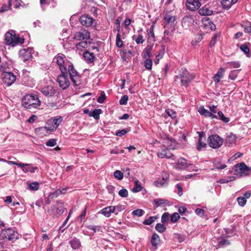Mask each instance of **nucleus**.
Listing matches in <instances>:
<instances>
[{"label":"nucleus","instance_id":"f257e3e1","mask_svg":"<svg viewBox=\"0 0 251 251\" xmlns=\"http://www.w3.org/2000/svg\"><path fill=\"white\" fill-rule=\"evenodd\" d=\"M53 62L57 64L61 72H68L70 79L75 85L78 86L80 84V75L74 69L72 63L68 61L64 55L56 56Z\"/></svg>","mask_w":251,"mask_h":251},{"label":"nucleus","instance_id":"f03ea898","mask_svg":"<svg viewBox=\"0 0 251 251\" xmlns=\"http://www.w3.org/2000/svg\"><path fill=\"white\" fill-rule=\"evenodd\" d=\"M22 105L25 108L32 109L40 105V101L36 95H26L22 99Z\"/></svg>","mask_w":251,"mask_h":251},{"label":"nucleus","instance_id":"7ed1b4c3","mask_svg":"<svg viewBox=\"0 0 251 251\" xmlns=\"http://www.w3.org/2000/svg\"><path fill=\"white\" fill-rule=\"evenodd\" d=\"M5 43L7 45L12 47L18 45H22L24 43V39L17 36L15 31L10 30L5 35Z\"/></svg>","mask_w":251,"mask_h":251},{"label":"nucleus","instance_id":"20e7f679","mask_svg":"<svg viewBox=\"0 0 251 251\" xmlns=\"http://www.w3.org/2000/svg\"><path fill=\"white\" fill-rule=\"evenodd\" d=\"M176 146V141L170 139H167L166 140V141L165 142V145H164V147H166V149H162V151L158 152L157 153V156L158 157L163 158H170L173 156V154L171 153L169 151L168 148L169 149H175V147Z\"/></svg>","mask_w":251,"mask_h":251},{"label":"nucleus","instance_id":"39448f33","mask_svg":"<svg viewBox=\"0 0 251 251\" xmlns=\"http://www.w3.org/2000/svg\"><path fill=\"white\" fill-rule=\"evenodd\" d=\"M169 179V174L166 171H162L160 177H159L153 182V185L156 187H165L168 185Z\"/></svg>","mask_w":251,"mask_h":251},{"label":"nucleus","instance_id":"423d86ee","mask_svg":"<svg viewBox=\"0 0 251 251\" xmlns=\"http://www.w3.org/2000/svg\"><path fill=\"white\" fill-rule=\"evenodd\" d=\"M223 142V139L217 134L212 135L208 138V144L213 149L220 148L222 145Z\"/></svg>","mask_w":251,"mask_h":251},{"label":"nucleus","instance_id":"0eeeda50","mask_svg":"<svg viewBox=\"0 0 251 251\" xmlns=\"http://www.w3.org/2000/svg\"><path fill=\"white\" fill-rule=\"evenodd\" d=\"M62 121L63 117L59 116L50 119L47 122L48 129L50 131H55Z\"/></svg>","mask_w":251,"mask_h":251},{"label":"nucleus","instance_id":"6e6552de","mask_svg":"<svg viewBox=\"0 0 251 251\" xmlns=\"http://www.w3.org/2000/svg\"><path fill=\"white\" fill-rule=\"evenodd\" d=\"M64 209L63 203L57 202L48 212L50 216L58 217L63 214Z\"/></svg>","mask_w":251,"mask_h":251},{"label":"nucleus","instance_id":"1a4fd4ad","mask_svg":"<svg viewBox=\"0 0 251 251\" xmlns=\"http://www.w3.org/2000/svg\"><path fill=\"white\" fill-rule=\"evenodd\" d=\"M68 71L66 73L61 72V74L58 76L57 81L59 86L63 89H67L70 84L69 79L68 78Z\"/></svg>","mask_w":251,"mask_h":251},{"label":"nucleus","instance_id":"9d476101","mask_svg":"<svg viewBox=\"0 0 251 251\" xmlns=\"http://www.w3.org/2000/svg\"><path fill=\"white\" fill-rule=\"evenodd\" d=\"M234 169L236 174L241 176H246L250 174L251 169L244 163L236 164L234 166Z\"/></svg>","mask_w":251,"mask_h":251},{"label":"nucleus","instance_id":"9b49d317","mask_svg":"<svg viewBox=\"0 0 251 251\" xmlns=\"http://www.w3.org/2000/svg\"><path fill=\"white\" fill-rule=\"evenodd\" d=\"M3 82L7 86H10L16 80V76L11 72H4L1 74Z\"/></svg>","mask_w":251,"mask_h":251},{"label":"nucleus","instance_id":"f8f14e48","mask_svg":"<svg viewBox=\"0 0 251 251\" xmlns=\"http://www.w3.org/2000/svg\"><path fill=\"white\" fill-rule=\"evenodd\" d=\"M180 77L181 78V83L185 87L188 86L189 84L194 78V75L190 74L186 70H182V73L180 74Z\"/></svg>","mask_w":251,"mask_h":251},{"label":"nucleus","instance_id":"ddd939ff","mask_svg":"<svg viewBox=\"0 0 251 251\" xmlns=\"http://www.w3.org/2000/svg\"><path fill=\"white\" fill-rule=\"evenodd\" d=\"M1 234L4 239L8 240H16L18 238V233L12 228L3 230Z\"/></svg>","mask_w":251,"mask_h":251},{"label":"nucleus","instance_id":"4468645a","mask_svg":"<svg viewBox=\"0 0 251 251\" xmlns=\"http://www.w3.org/2000/svg\"><path fill=\"white\" fill-rule=\"evenodd\" d=\"M34 50L32 48L22 49L19 50L20 57L24 61L29 60L32 56Z\"/></svg>","mask_w":251,"mask_h":251},{"label":"nucleus","instance_id":"2eb2a0df","mask_svg":"<svg viewBox=\"0 0 251 251\" xmlns=\"http://www.w3.org/2000/svg\"><path fill=\"white\" fill-rule=\"evenodd\" d=\"M201 4L200 0H187L185 3L187 8L191 11L198 9Z\"/></svg>","mask_w":251,"mask_h":251},{"label":"nucleus","instance_id":"dca6fc26","mask_svg":"<svg viewBox=\"0 0 251 251\" xmlns=\"http://www.w3.org/2000/svg\"><path fill=\"white\" fill-rule=\"evenodd\" d=\"M199 135V139L197 144V149L198 151H201L202 149L205 148L206 144L205 143L206 137L202 132H198Z\"/></svg>","mask_w":251,"mask_h":251},{"label":"nucleus","instance_id":"f3484780","mask_svg":"<svg viewBox=\"0 0 251 251\" xmlns=\"http://www.w3.org/2000/svg\"><path fill=\"white\" fill-rule=\"evenodd\" d=\"M90 38L89 32L85 29H82L77 32L74 35V38L77 40H84Z\"/></svg>","mask_w":251,"mask_h":251},{"label":"nucleus","instance_id":"a211bd4d","mask_svg":"<svg viewBox=\"0 0 251 251\" xmlns=\"http://www.w3.org/2000/svg\"><path fill=\"white\" fill-rule=\"evenodd\" d=\"M81 24L86 27H89L92 25L94 20L87 14L82 15L80 18Z\"/></svg>","mask_w":251,"mask_h":251},{"label":"nucleus","instance_id":"6ab92c4d","mask_svg":"<svg viewBox=\"0 0 251 251\" xmlns=\"http://www.w3.org/2000/svg\"><path fill=\"white\" fill-rule=\"evenodd\" d=\"M23 80L27 85L31 86L33 84L34 80L31 77V74L26 70L23 71Z\"/></svg>","mask_w":251,"mask_h":251},{"label":"nucleus","instance_id":"aec40b11","mask_svg":"<svg viewBox=\"0 0 251 251\" xmlns=\"http://www.w3.org/2000/svg\"><path fill=\"white\" fill-rule=\"evenodd\" d=\"M41 92L46 96L51 97L55 94V90L53 86L48 85L42 87Z\"/></svg>","mask_w":251,"mask_h":251},{"label":"nucleus","instance_id":"412c9836","mask_svg":"<svg viewBox=\"0 0 251 251\" xmlns=\"http://www.w3.org/2000/svg\"><path fill=\"white\" fill-rule=\"evenodd\" d=\"M194 22V19L191 16H185L182 20L183 27L187 28L191 26Z\"/></svg>","mask_w":251,"mask_h":251},{"label":"nucleus","instance_id":"4be33fe9","mask_svg":"<svg viewBox=\"0 0 251 251\" xmlns=\"http://www.w3.org/2000/svg\"><path fill=\"white\" fill-rule=\"evenodd\" d=\"M189 164L187 163V160L184 158H180L177 162L176 168L178 169H184L187 168Z\"/></svg>","mask_w":251,"mask_h":251},{"label":"nucleus","instance_id":"5701e85b","mask_svg":"<svg viewBox=\"0 0 251 251\" xmlns=\"http://www.w3.org/2000/svg\"><path fill=\"white\" fill-rule=\"evenodd\" d=\"M23 164L25 165V166L20 168H22V171L24 173L30 172L33 173H35V171L38 170V168L37 167L33 166L30 164L23 163Z\"/></svg>","mask_w":251,"mask_h":251},{"label":"nucleus","instance_id":"b1692460","mask_svg":"<svg viewBox=\"0 0 251 251\" xmlns=\"http://www.w3.org/2000/svg\"><path fill=\"white\" fill-rule=\"evenodd\" d=\"M199 112L201 115H204L207 117H210L211 119H218L217 115L213 114L211 111L204 109V108H201L199 110Z\"/></svg>","mask_w":251,"mask_h":251},{"label":"nucleus","instance_id":"393cba45","mask_svg":"<svg viewBox=\"0 0 251 251\" xmlns=\"http://www.w3.org/2000/svg\"><path fill=\"white\" fill-rule=\"evenodd\" d=\"M83 57L84 58L85 60L88 63L93 62L95 59V57L94 55V52H90L88 51H86L83 53Z\"/></svg>","mask_w":251,"mask_h":251},{"label":"nucleus","instance_id":"a878e982","mask_svg":"<svg viewBox=\"0 0 251 251\" xmlns=\"http://www.w3.org/2000/svg\"><path fill=\"white\" fill-rule=\"evenodd\" d=\"M115 210V207L114 206H110L103 208L101 210V213H102L105 217H110L111 213H113Z\"/></svg>","mask_w":251,"mask_h":251},{"label":"nucleus","instance_id":"bb28decb","mask_svg":"<svg viewBox=\"0 0 251 251\" xmlns=\"http://www.w3.org/2000/svg\"><path fill=\"white\" fill-rule=\"evenodd\" d=\"M69 244L74 250L79 249L81 246L80 240L76 237H74L69 241Z\"/></svg>","mask_w":251,"mask_h":251},{"label":"nucleus","instance_id":"cd10ccee","mask_svg":"<svg viewBox=\"0 0 251 251\" xmlns=\"http://www.w3.org/2000/svg\"><path fill=\"white\" fill-rule=\"evenodd\" d=\"M236 136L231 133H230L226 137V142L227 145L228 146H233L236 143Z\"/></svg>","mask_w":251,"mask_h":251},{"label":"nucleus","instance_id":"c85d7f7f","mask_svg":"<svg viewBox=\"0 0 251 251\" xmlns=\"http://www.w3.org/2000/svg\"><path fill=\"white\" fill-rule=\"evenodd\" d=\"M49 131H50L48 129V126H42L35 129L36 133L41 136L47 135Z\"/></svg>","mask_w":251,"mask_h":251},{"label":"nucleus","instance_id":"c756f323","mask_svg":"<svg viewBox=\"0 0 251 251\" xmlns=\"http://www.w3.org/2000/svg\"><path fill=\"white\" fill-rule=\"evenodd\" d=\"M164 20L167 24L172 25L175 24L176 18L175 16H173L167 14L164 17Z\"/></svg>","mask_w":251,"mask_h":251},{"label":"nucleus","instance_id":"7c9ffc66","mask_svg":"<svg viewBox=\"0 0 251 251\" xmlns=\"http://www.w3.org/2000/svg\"><path fill=\"white\" fill-rule=\"evenodd\" d=\"M199 13L201 15L207 16L210 15L212 14L213 11L208 7L203 6L199 10Z\"/></svg>","mask_w":251,"mask_h":251},{"label":"nucleus","instance_id":"2f4dec72","mask_svg":"<svg viewBox=\"0 0 251 251\" xmlns=\"http://www.w3.org/2000/svg\"><path fill=\"white\" fill-rule=\"evenodd\" d=\"M224 72L225 70L223 68H220L214 76V81L217 82H219L220 80V79L223 77Z\"/></svg>","mask_w":251,"mask_h":251},{"label":"nucleus","instance_id":"473e14b6","mask_svg":"<svg viewBox=\"0 0 251 251\" xmlns=\"http://www.w3.org/2000/svg\"><path fill=\"white\" fill-rule=\"evenodd\" d=\"M238 0H223L222 4L225 8H230L232 4L236 3Z\"/></svg>","mask_w":251,"mask_h":251},{"label":"nucleus","instance_id":"72a5a7b5","mask_svg":"<svg viewBox=\"0 0 251 251\" xmlns=\"http://www.w3.org/2000/svg\"><path fill=\"white\" fill-rule=\"evenodd\" d=\"M142 189V184L138 180H136L134 182V186L132 189L133 193H137L140 192Z\"/></svg>","mask_w":251,"mask_h":251},{"label":"nucleus","instance_id":"f704fd0d","mask_svg":"<svg viewBox=\"0 0 251 251\" xmlns=\"http://www.w3.org/2000/svg\"><path fill=\"white\" fill-rule=\"evenodd\" d=\"M226 69L238 68L240 66V64L238 62H229L226 64Z\"/></svg>","mask_w":251,"mask_h":251},{"label":"nucleus","instance_id":"c9c22d12","mask_svg":"<svg viewBox=\"0 0 251 251\" xmlns=\"http://www.w3.org/2000/svg\"><path fill=\"white\" fill-rule=\"evenodd\" d=\"M219 247H224L230 244V242L226 238H222L218 240Z\"/></svg>","mask_w":251,"mask_h":251},{"label":"nucleus","instance_id":"e433bc0d","mask_svg":"<svg viewBox=\"0 0 251 251\" xmlns=\"http://www.w3.org/2000/svg\"><path fill=\"white\" fill-rule=\"evenodd\" d=\"M160 239L159 236L157 234H153L151 237V243L153 246L156 247L159 242Z\"/></svg>","mask_w":251,"mask_h":251},{"label":"nucleus","instance_id":"4c0bfd02","mask_svg":"<svg viewBox=\"0 0 251 251\" xmlns=\"http://www.w3.org/2000/svg\"><path fill=\"white\" fill-rule=\"evenodd\" d=\"M9 4L12 6L13 5L14 7L15 8H19L23 3V2L21 0H9Z\"/></svg>","mask_w":251,"mask_h":251},{"label":"nucleus","instance_id":"58836bf2","mask_svg":"<svg viewBox=\"0 0 251 251\" xmlns=\"http://www.w3.org/2000/svg\"><path fill=\"white\" fill-rule=\"evenodd\" d=\"M173 34V31L172 30L171 31L166 30L164 32V36H163V39L166 42H169L170 41L171 39L170 37H172Z\"/></svg>","mask_w":251,"mask_h":251},{"label":"nucleus","instance_id":"ea45409f","mask_svg":"<svg viewBox=\"0 0 251 251\" xmlns=\"http://www.w3.org/2000/svg\"><path fill=\"white\" fill-rule=\"evenodd\" d=\"M89 43L86 41H82L76 45V47L78 50H82L86 48L88 46Z\"/></svg>","mask_w":251,"mask_h":251},{"label":"nucleus","instance_id":"a19ab883","mask_svg":"<svg viewBox=\"0 0 251 251\" xmlns=\"http://www.w3.org/2000/svg\"><path fill=\"white\" fill-rule=\"evenodd\" d=\"M101 113V110L100 109H96L93 111L90 116L93 117L95 119L97 120L100 118V114Z\"/></svg>","mask_w":251,"mask_h":251},{"label":"nucleus","instance_id":"79ce46f5","mask_svg":"<svg viewBox=\"0 0 251 251\" xmlns=\"http://www.w3.org/2000/svg\"><path fill=\"white\" fill-rule=\"evenodd\" d=\"M116 45L118 48H122L123 45V41H122L121 36L120 33H117L116 39Z\"/></svg>","mask_w":251,"mask_h":251},{"label":"nucleus","instance_id":"37998d69","mask_svg":"<svg viewBox=\"0 0 251 251\" xmlns=\"http://www.w3.org/2000/svg\"><path fill=\"white\" fill-rule=\"evenodd\" d=\"M151 47L150 46H147L144 50V57L147 59L150 57V52Z\"/></svg>","mask_w":251,"mask_h":251},{"label":"nucleus","instance_id":"c03bdc74","mask_svg":"<svg viewBox=\"0 0 251 251\" xmlns=\"http://www.w3.org/2000/svg\"><path fill=\"white\" fill-rule=\"evenodd\" d=\"M218 116L219 117V119L223 121L224 123H227L229 121V118L225 117L222 111H220L218 112L217 117Z\"/></svg>","mask_w":251,"mask_h":251},{"label":"nucleus","instance_id":"a18cd8bd","mask_svg":"<svg viewBox=\"0 0 251 251\" xmlns=\"http://www.w3.org/2000/svg\"><path fill=\"white\" fill-rule=\"evenodd\" d=\"M29 189L32 191H37L39 189V184L37 182H33L28 185Z\"/></svg>","mask_w":251,"mask_h":251},{"label":"nucleus","instance_id":"49530a36","mask_svg":"<svg viewBox=\"0 0 251 251\" xmlns=\"http://www.w3.org/2000/svg\"><path fill=\"white\" fill-rule=\"evenodd\" d=\"M155 229L160 233H163L166 230V227L163 224H157L155 227Z\"/></svg>","mask_w":251,"mask_h":251},{"label":"nucleus","instance_id":"de8ad7c7","mask_svg":"<svg viewBox=\"0 0 251 251\" xmlns=\"http://www.w3.org/2000/svg\"><path fill=\"white\" fill-rule=\"evenodd\" d=\"M164 54V49L161 50L159 51L158 54H156V56H155V63L156 64L158 63L160 59L163 57Z\"/></svg>","mask_w":251,"mask_h":251},{"label":"nucleus","instance_id":"09e8293b","mask_svg":"<svg viewBox=\"0 0 251 251\" xmlns=\"http://www.w3.org/2000/svg\"><path fill=\"white\" fill-rule=\"evenodd\" d=\"M156 219L157 218L155 216L150 217L148 219L143 222V224L146 225H150L153 223Z\"/></svg>","mask_w":251,"mask_h":251},{"label":"nucleus","instance_id":"8fccbe9b","mask_svg":"<svg viewBox=\"0 0 251 251\" xmlns=\"http://www.w3.org/2000/svg\"><path fill=\"white\" fill-rule=\"evenodd\" d=\"M114 176L115 178L118 180H122L123 178L124 175L121 171L119 170H116L114 173Z\"/></svg>","mask_w":251,"mask_h":251},{"label":"nucleus","instance_id":"3c124183","mask_svg":"<svg viewBox=\"0 0 251 251\" xmlns=\"http://www.w3.org/2000/svg\"><path fill=\"white\" fill-rule=\"evenodd\" d=\"M145 67L148 70H151L152 68V60L150 58L146 59L144 62Z\"/></svg>","mask_w":251,"mask_h":251},{"label":"nucleus","instance_id":"603ef678","mask_svg":"<svg viewBox=\"0 0 251 251\" xmlns=\"http://www.w3.org/2000/svg\"><path fill=\"white\" fill-rule=\"evenodd\" d=\"M239 71L240 70L231 71L229 74V78L232 80H234L236 78Z\"/></svg>","mask_w":251,"mask_h":251},{"label":"nucleus","instance_id":"864d4df0","mask_svg":"<svg viewBox=\"0 0 251 251\" xmlns=\"http://www.w3.org/2000/svg\"><path fill=\"white\" fill-rule=\"evenodd\" d=\"M11 9V5L9 4V1H8V4H4L1 7L0 9V13L4 12L5 11H8V10H10Z\"/></svg>","mask_w":251,"mask_h":251},{"label":"nucleus","instance_id":"5fc2aeb1","mask_svg":"<svg viewBox=\"0 0 251 251\" xmlns=\"http://www.w3.org/2000/svg\"><path fill=\"white\" fill-rule=\"evenodd\" d=\"M180 218V216L178 213H173L171 217V221L172 223L176 222Z\"/></svg>","mask_w":251,"mask_h":251},{"label":"nucleus","instance_id":"6e6d98bb","mask_svg":"<svg viewBox=\"0 0 251 251\" xmlns=\"http://www.w3.org/2000/svg\"><path fill=\"white\" fill-rule=\"evenodd\" d=\"M238 204L241 206H244L247 202V200H246V198L240 197H238L237 199Z\"/></svg>","mask_w":251,"mask_h":251},{"label":"nucleus","instance_id":"4d7b16f0","mask_svg":"<svg viewBox=\"0 0 251 251\" xmlns=\"http://www.w3.org/2000/svg\"><path fill=\"white\" fill-rule=\"evenodd\" d=\"M166 113L168 115L171 117L172 119H174L176 117V112L172 109H167L166 110Z\"/></svg>","mask_w":251,"mask_h":251},{"label":"nucleus","instance_id":"13d9d810","mask_svg":"<svg viewBox=\"0 0 251 251\" xmlns=\"http://www.w3.org/2000/svg\"><path fill=\"white\" fill-rule=\"evenodd\" d=\"M241 50L244 52L247 56H249L248 54L250 52V49L248 46L246 45H242L240 47Z\"/></svg>","mask_w":251,"mask_h":251},{"label":"nucleus","instance_id":"bf43d9fd","mask_svg":"<svg viewBox=\"0 0 251 251\" xmlns=\"http://www.w3.org/2000/svg\"><path fill=\"white\" fill-rule=\"evenodd\" d=\"M118 194L119 196L122 198H126L128 196V191L126 189L120 190Z\"/></svg>","mask_w":251,"mask_h":251},{"label":"nucleus","instance_id":"052dcab7","mask_svg":"<svg viewBox=\"0 0 251 251\" xmlns=\"http://www.w3.org/2000/svg\"><path fill=\"white\" fill-rule=\"evenodd\" d=\"M106 99V95L104 92L100 93V96L98 98L97 101L100 103H102Z\"/></svg>","mask_w":251,"mask_h":251},{"label":"nucleus","instance_id":"680f3d73","mask_svg":"<svg viewBox=\"0 0 251 251\" xmlns=\"http://www.w3.org/2000/svg\"><path fill=\"white\" fill-rule=\"evenodd\" d=\"M56 144V140L55 139H51L48 140L46 145L48 147H54Z\"/></svg>","mask_w":251,"mask_h":251},{"label":"nucleus","instance_id":"e2e57ef3","mask_svg":"<svg viewBox=\"0 0 251 251\" xmlns=\"http://www.w3.org/2000/svg\"><path fill=\"white\" fill-rule=\"evenodd\" d=\"M166 201H167L163 199H156L154 200V203L157 206L165 204Z\"/></svg>","mask_w":251,"mask_h":251},{"label":"nucleus","instance_id":"0e129e2a","mask_svg":"<svg viewBox=\"0 0 251 251\" xmlns=\"http://www.w3.org/2000/svg\"><path fill=\"white\" fill-rule=\"evenodd\" d=\"M144 211L140 209H138L137 210H134L132 211V214L134 216H137L138 217L142 216L143 215Z\"/></svg>","mask_w":251,"mask_h":251},{"label":"nucleus","instance_id":"69168bd1","mask_svg":"<svg viewBox=\"0 0 251 251\" xmlns=\"http://www.w3.org/2000/svg\"><path fill=\"white\" fill-rule=\"evenodd\" d=\"M169 218V214L167 212L164 213L161 217V222L162 223H166Z\"/></svg>","mask_w":251,"mask_h":251},{"label":"nucleus","instance_id":"338daca9","mask_svg":"<svg viewBox=\"0 0 251 251\" xmlns=\"http://www.w3.org/2000/svg\"><path fill=\"white\" fill-rule=\"evenodd\" d=\"M128 96H126V95H124L123 96L122 98L121 99V100H120V104L121 105H126L127 102V100H128Z\"/></svg>","mask_w":251,"mask_h":251},{"label":"nucleus","instance_id":"774afa93","mask_svg":"<svg viewBox=\"0 0 251 251\" xmlns=\"http://www.w3.org/2000/svg\"><path fill=\"white\" fill-rule=\"evenodd\" d=\"M195 213L201 217L204 216V211L201 208H197L195 210Z\"/></svg>","mask_w":251,"mask_h":251}]
</instances>
